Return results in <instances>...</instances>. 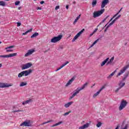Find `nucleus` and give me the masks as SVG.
Wrapping results in <instances>:
<instances>
[{"label": "nucleus", "mask_w": 129, "mask_h": 129, "mask_svg": "<svg viewBox=\"0 0 129 129\" xmlns=\"http://www.w3.org/2000/svg\"><path fill=\"white\" fill-rule=\"evenodd\" d=\"M31 102H33V100L32 99H30L27 100L22 103L23 105H25V104H28V103H31Z\"/></svg>", "instance_id": "nucleus-20"}, {"label": "nucleus", "mask_w": 129, "mask_h": 129, "mask_svg": "<svg viewBox=\"0 0 129 129\" xmlns=\"http://www.w3.org/2000/svg\"><path fill=\"white\" fill-rule=\"evenodd\" d=\"M13 48H15V46L12 45L10 46H8L5 48L6 50H8V49H13Z\"/></svg>", "instance_id": "nucleus-37"}, {"label": "nucleus", "mask_w": 129, "mask_h": 129, "mask_svg": "<svg viewBox=\"0 0 129 129\" xmlns=\"http://www.w3.org/2000/svg\"><path fill=\"white\" fill-rule=\"evenodd\" d=\"M13 49H6V52H7V53H8L9 52H13Z\"/></svg>", "instance_id": "nucleus-40"}, {"label": "nucleus", "mask_w": 129, "mask_h": 129, "mask_svg": "<svg viewBox=\"0 0 129 129\" xmlns=\"http://www.w3.org/2000/svg\"><path fill=\"white\" fill-rule=\"evenodd\" d=\"M118 127H119V125H117L115 129H118Z\"/></svg>", "instance_id": "nucleus-56"}, {"label": "nucleus", "mask_w": 129, "mask_h": 129, "mask_svg": "<svg viewBox=\"0 0 129 129\" xmlns=\"http://www.w3.org/2000/svg\"><path fill=\"white\" fill-rule=\"evenodd\" d=\"M104 11H105V10L103 9H101L100 11L94 12L93 13V18H97L100 16H101V15H102V14L104 13Z\"/></svg>", "instance_id": "nucleus-3"}, {"label": "nucleus", "mask_w": 129, "mask_h": 129, "mask_svg": "<svg viewBox=\"0 0 129 129\" xmlns=\"http://www.w3.org/2000/svg\"><path fill=\"white\" fill-rule=\"evenodd\" d=\"M128 126L127 124H126L124 128H122V129H127Z\"/></svg>", "instance_id": "nucleus-46"}, {"label": "nucleus", "mask_w": 129, "mask_h": 129, "mask_svg": "<svg viewBox=\"0 0 129 129\" xmlns=\"http://www.w3.org/2000/svg\"><path fill=\"white\" fill-rule=\"evenodd\" d=\"M69 8V6H66V9H67V10H68Z\"/></svg>", "instance_id": "nucleus-57"}, {"label": "nucleus", "mask_w": 129, "mask_h": 129, "mask_svg": "<svg viewBox=\"0 0 129 129\" xmlns=\"http://www.w3.org/2000/svg\"><path fill=\"white\" fill-rule=\"evenodd\" d=\"M28 33H23L22 34V35H27Z\"/></svg>", "instance_id": "nucleus-54"}, {"label": "nucleus", "mask_w": 129, "mask_h": 129, "mask_svg": "<svg viewBox=\"0 0 129 129\" xmlns=\"http://www.w3.org/2000/svg\"><path fill=\"white\" fill-rule=\"evenodd\" d=\"M48 51V50H45V51H44V53H46V52H47Z\"/></svg>", "instance_id": "nucleus-61"}, {"label": "nucleus", "mask_w": 129, "mask_h": 129, "mask_svg": "<svg viewBox=\"0 0 129 129\" xmlns=\"http://www.w3.org/2000/svg\"><path fill=\"white\" fill-rule=\"evenodd\" d=\"M34 49H30L28 51L27 53L25 54V57H28V56H30V55H32L33 53H34Z\"/></svg>", "instance_id": "nucleus-13"}, {"label": "nucleus", "mask_w": 129, "mask_h": 129, "mask_svg": "<svg viewBox=\"0 0 129 129\" xmlns=\"http://www.w3.org/2000/svg\"><path fill=\"white\" fill-rule=\"evenodd\" d=\"M37 36H39V33H35L31 36V38H36V37H37Z\"/></svg>", "instance_id": "nucleus-30"}, {"label": "nucleus", "mask_w": 129, "mask_h": 129, "mask_svg": "<svg viewBox=\"0 0 129 129\" xmlns=\"http://www.w3.org/2000/svg\"><path fill=\"white\" fill-rule=\"evenodd\" d=\"M55 10L57 11V10H59V6L55 7Z\"/></svg>", "instance_id": "nucleus-50"}, {"label": "nucleus", "mask_w": 129, "mask_h": 129, "mask_svg": "<svg viewBox=\"0 0 129 129\" xmlns=\"http://www.w3.org/2000/svg\"><path fill=\"white\" fill-rule=\"evenodd\" d=\"M120 89H121V87H119V88H118L115 91V92H116V93H117V92H118V91L120 90Z\"/></svg>", "instance_id": "nucleus-41"}, {"label": "nucleus", "mask_w": 129, "mask_h": 129, "mask_svg": "<svg viewBox=\"0 0 129 129\" xmlns=\"http://www.w3.org/2000/svg\"><path fill=\"white\" fill-rule=\"evenodd\" d=\"M27 84H28V83H27V82H22L20 84V87H23V86H26V85H27Z\"/></svg>", "instance_id": "nucleus-24"}, {"label": "nucleus", "mask_w": 129, "mask_h": 129, "mask_svg": "<svg viewBox=\"0 0 129 129\" xmlns=\"http://www.w3.org/2000/svg\"><path fill=\"white\" fill-rule=\"evenodd\" d=\"M120 17V15H119L118 17H117V18H118V19H119V17Z\"/></svg>", "instance_id": "nucleus-59"}, {"label": "nucleus", "mask_w": 129, "mask_h": 129, "mask_svg": "<svg viewBox=\"0 0 129 129\" xmlns=\"http://www.w3.org/2000/svg\"><path fill=\"white\" fill-rule=\"evenodd\" d=\"M101 24V23H100L99 25H98L97 27H99V26H100Z\"/></svg>", "instance_id": "nucleus-60"}, {"label": "nucleus", "mask_w": 129, "mask_h": 129, "mask_svg": "<svg viewBox=\"0 0 129 129\" xmlns=\"http://www.w3.org/2000/svg\"><path fill=\"white\" fill-rule=\"evenodd\" d=\"M0 44H2V41H0Z\"/></svg>", "instance_id": "nucleus-64"}, {"label": "nucleus", "mask_w": 129, "mask_h": 129, "mask_svg": "<svg viewBox=\"0 0 129 129\" xmlns=\"http://www.w3.org/2000/svg\"><path fill=\"white\" fill-rule=\"evenodd\" d=\"M109 3V0H103L101 5V9H103Z\"/></svg>", "instance_id": "nucleus-12"}, {"label": "nucleus", "mask_w": 129, "mask_h": 129, "mask_svg": "<svg viewBox=\"0 0 129 129\" xmlns=\"http://www.w3.org/2000/svg\"><path fill=\"white\" fill-rule=\"evenodd\" d=\"M127 104V102L126 101L124 100H122L120 104V106L119 107V110H122L123 108H124L126 106Z\"/></svg>", "instance_id": "nucleus-5"}, {"label": "nucleus", "mask_w": 129, "mask_h": 129, "mask_svg": "<svg viewBox=\"0 0 129 129\" xmlns=\"http://www.w3.org/2000/svg\"><path fill=\"white\" fill-rule=\"evenodd\" d=\"M20 4H21V2H20V1H16L15 2V6H19V5H20Z\"/></svg>", "instance_id": "nucleus-39"}, {"label": "nucleus", "mask_w": 129, "mask_h": 129, "mask_svg": "<svg viewBox=\"0 0 129 129\" xmlns=\"http://www.w3.org/2000/svg\"><path fill=\"white\" fill-rule=\"evenodd\" d=\"M32 66L33 64L31 62H28L26 64H23L21 67V69L22 70H26V69L30 68V67H31Z\"/></svg>", "instance_id": "nucleus-7"}, {"label": "nucleus", "mask_w": 129, "mask_h": 129, "mask_svg": "<svg viewBox=\"0 0 129 129\" xmlns=\"http://www.w3.org/2000/svg\"><path fill=\"white\" fill-rule=\"evenodd\" d=\"M21 9H22V7H19L18 8V10H21Z\"/></svg>", "instance_id": "nucleus-58"}, {"label": "nucleus", "mask_w": 129, "mask_h": 129, "mask_svg": "<svg viewBox=\"0 0 129 129\" xmlns=\"http://www.w3.org/2000/svg\"><path fill=\"white\" fill-rule=\"evenodd\" d=\"M104 88H105V86H103L98 92H97L96 93H95L93 95V98H95L96 96H97L99 94H100V92H101V91H102V90H103Z\"/></svg>", "instance_id": "nucleus-10"}, {"label": "nucleus", "mask_w": 129, "mask_h": 129, "mask_svg": "<svg viewBox=\"0 0 129 129\" xmlns=\"http://www.w3.org/2000/svg\"><path fill=\"white\" fill-rule=\"evenodd\" d=\"M81 34H82V33H78L73 39L72 40V42H75L76 40H77V39H78V38H79V37H80Z\"/></svg>", "instance_id": "nucleus-17"}, {"label": "nucleus", "mask_w": 129, "mask_h": 129, "mask_svg": "<svg viewBox=\"0 0 129 129\" xmlns=\"http://www.w3.org/2000/svg\"><path fill=\"white\" fill-rule=\"evenodd\" d=\"M102 124V123H101V122H99L96 124V126H97V127H100V126H101Z\"/></svg>", "instance_id": "nucleus-36"}, {"label": "nucleus", "mask_w": 129, "mask_h": 129, "mask_svg": "<svg viewBox=\"0 0 129 129\" xmlns=\"http://www.w3.org/2000/svg\"><path fill=\"white\" fill-rule=\"evenodd\" d=\"M120 11H121V9L118 11V12L114 15L113 17L112 18H111L110 20L109 21V22H110L111 21H112L113 20V19H114V18H115V17H116V16H117V15H118V14H119V13H120Z\"/></svg>", "instance_id": "nucleus-26"}, {"label": "nucleus", "mask_w": 129, "mask_h": 129, "mask_svg": "<svg viewBox=\"0 0 129 129\" xmlns=\"http://www.w3.org/2000/svg\"><path fill=\"white\" fill-rule=\"evenodd\" d=\"M118 18L116 17L115 19H114L112 22H110L109 21V23L107 24V28H108V27H110V26H112V25H113L114 23H115V21H116V20H118Z\"/></svg>", "instance_id": "nucleus-15"}, {"label": "nucleus", "mask_w": 129, "mask_h": 129, "mask_svg": "<svg viewBox=\"0 0 129 129\" xmlns=\"http://www.w3.org/2000/svg\"><path fill=\"white\" fill-rule=\"evenodd\" d=\"M63 122L62 121H60V122H58L53 125H52L51 126V127H54V126H57V125H59V124H61V123H62Z\"/></svg>", "instance_id": "nucleus-28"}, {"label": "nucleus", "mask_w": 129, "mask_h": 129, "mask_svg": "<svg viewBox=\"0 0 129 129\" xmlns=\"http://www.w3.org/2000/svg\"><path fill=\"white\" fill-rule=\"evenodd\" d=\"M113 60H114V56H113L110 58V61L107 62V65H108V64H110V63H111L112 61H113Z\"/></svg>", "instance_id": "nucleus-31"}, {"label": "nucleus", "mask_w": 129, "mask_h": 129, "mask_svg": "<svg viewBox=\"0 0 129 129\" xmlns=\"http://www.w3.org/2000/svg\"><path fill=\"white\" fill-rule=\"evenodd\" d=\"M84 31H85V29H83L81 31L79 32V33H83V32H84Z\"/></svg>", "instance_id": "nucleus-48"}, {"label": "nucleus", "mask_w": 129, "mask_h": 129, "mask_svg": "<svg viewBox=\"0 0 129 129\" xmlns=\"http://www.w3.org/2000/svg\"><path fill=\"white\" fill-rule=\"evenodd\" d=\"M53 122V120H48V121H47L46 122L42 123L41 124V125H43L44 124H46V123H49V122Z\"/></svg>", "instance_id": "nucleus-34"}, {"label": "nucleus", "mask_w": 129, "mask_h": 129, "mask_svg": "<svg viewBox=\"0 0 129 129\" xmlns=\"http://www.w3.org/2000/svg\"><path fill=\"white\" fill-rule=\"evenodd\" d=\"M98 30V28H96L94 31H93V33H96L97 32V30Z\"/></svg>", "instance_id": "nucleus-47"}, {"label": "nucleus", "mask_w": 129, "mask_h": 129, "mask_svg": "<svg viewBox=\"0 0 129 129\" xmlns=\"http://www.w3.org/2000/svg\"><path fill=\"white\" fill-rule=\"evenodd\" d=\"M128 68H129L128 64L125 66L122 69L120 70V72L118 73V75L116 76V77H118V76H120L121 74L124 73V72H125V71L127 70Z\"/></svg>", "instance_id": "nucleus-4"}, {"label": "nucleus", "mask_w": 129, "mask_h": 129, "mask_svg": "<svg viewBox=\"0 0 129 129\" xmlns=\"http://www.w3.org/2000/svg\"><path fill=\"white\" fill-rule=\"evenodd\" d=\"M99 40V39H97L96 40H95L93 44L91 45L90 47H92L95 44H96V43H97L98 42V41Z\"/></svg>", "instance_id": "nucleus-33"}, {"label": "nucleus", "mask_w": 129, "mask_h": 129, "mask_svg": "<svg viewBox=\"0 0 129 129\" xmlns=\"http://www.w3.org/2000/svg\"><path fill=\"white\" fill-rule=\"evenodd\" d=\"M74 80H75V77H73L71 80H70L66 85V86L67 87L69 86V85H71V84H72V82H73Z\"/></svg>", "instance_id": "nucleus-14"}, {"label": "nucleus", "mask_w": 129, "mask_h": 129, "mask_svg": "<svg viewBox=\"0 0 129 129\" xmlns=\"http://www.w3.org/2000/svg\"><path fill=\"white\" fill-rule=\"evenodd\" d=\"M74 102L73 101H71L70 102L67 103V104H64V107L66 108H68L70 105L73 104Z\"/></svg>", "instance_id": "nucleus-21"}, {"label": "nucleus", "mask_w": 129, "mask_h": 129, "mask_svg": "<svg viewBox=\"0 0 129 129\" xmlns=\"http://www.w3.org/2000/svg\"><path fill=\"white\" fill-rule=\"evenodd\" d=\"M67 64H69V61H67L64 64L61 65L59 68L57 69L56 71H59V70H60V69H62V68H63V67H64V66H66V65H67Z\"/></svg>", "instance_id": "nucleus-18"}, {"label": "nucleus", "mask_w": 129, "mask_h": 129, "mask_svg": "<svg viewBox=\"0 0 129 129\" xmlns=\"http://www.w3.org/2000/svg\"><path fill=\"white\" fill-rule=\"evenodd\" d=\"M3 67V64L0 63V68H2Z\"/></svg>", "instance_id": "nucleus-55"}, {"label": "nucleus", "mask_w": 129, "mask_h": 129, "mask_svg": "<svg viewBox=\"0 0 129 129\" xmlns=\"http://www.w3.org/2000/svg\"><path fill=\"white\" fill-rule=\"evenodd\" d=\"M97 2L96 1V0H94L92 2V6L93 7H95V6H96V4H97Z\"/></svg>", "instance_id": "nucleus-35"}, {"label": "nucleus", "mask_w": 129, "mask_h": 129, "mask_svg": "<svg viewBox=\"0 0 129 129\" xmlns=\"http://www.w3.org/2000/svg\"><path fill=\"white\" fill-rule=\"evenodd\" d=\"M115 71H114L113 73H112L107 77V78H108V79L111 78V77H112V76H113V75H114V74H115Z\"/></svg>", "instance_id": "nucleus-32"}, {"label": "nucleus", "mask_w": 129, "mask_h": 129, "mask_svg": "<svg viewBox=\"0 0 129 129\" xmlns=\"http://www.w3.org/2000/svg\"><path fill=\"white\" fill-rule=\"evenodd\" d=\"M63 38V35H59L57 36H54L51 40V43H57V42H59V41H61V39Z\"/></svg>", "instance_id": "nucleus-2"}, {"label": "nucleus", "mask_w": 129, "mask_h": 129, "mask_svg": "<svg viewBox=\"0 0 129 129\" xmlns=\"http://www.w3.org/2000/svg\"><path fill=\"white\" fill-rule=\"evenodd\" d=\"M125 79H126V78L124 77L122 79L123 81H124Z\"/></svg>", "instance_id": "nucleus-53"}, {"label": "nucleus", "mask_w": 129, "mask_h": 129, "mask_svg": "<svg viewBox=\"0 0 129 129\" xmlns=\"http://www.w3.org/2000/svg\"><path fill=\"white\" fill-rule=\"evenodd\" d=\"M93 35V33H92L90 36H92Z\"/></svg>", "instance_id": "nucleus-63"}, {"label": "nucleus", "mask_w": 129, "mask_h": 129, "mask_svg": "<svg viewBox=\"0 0 129 129\" xmlns=\"http://www.w3.org/2000/svg\"><path fill=\"white\" fill-rule=\"evenodd\" d=\"M80 92V90L79 89V88H78L76 90L75 92L70 97V99H72L74 97H75Z\"/></svg>", "instance_id": "nucleus-11"}, {"label": "nucleus", "mask_w": 129, "mask_h": 129, "mask_svg": "<svg viewBox=\"0 0 129 129\" xmlns=\"http://www.w3.org/2000/svg\"><path fill=\"white\" fill-rule=\"evenodd\" d=\"M127 76H128V75H124V77L127 78Z\"/></svg>", "instance_id": "nucleus-52"}, {"label": "nucleus", "mask_w": 129, "mask_h": 129, "mask_svg": "<svg viewBox=\"0 0 129 129\" xmlns=\"http://www.w3.org/2000/svg\"><path fill=\"white\" fill-rule=\"evenodd\" d=\"M36 10H42V8H41L40 7H37V8H36Z\"/></svg>", "instance_id": "nucleus-49"}, {"label": "nucleus", "mask_w": 129, "mask_h": 129, "mask_svg": "<svg viewBox=\"0 0 129 129\" xmlns=\"http://www.w3.org/2000/svg\"><path fill=\"white\" fill-rule=\"evenodd\" d=\"M0 6L2 7H6V2L5 1H0Z\"/></svg>", "instance_id": "nucleus-29"}, {"label": "nucleus", "mask_w": 129, "mask_h": 129, "mask_svg": "<svg viewBox=\"0 0 129 129\" xmlns=\"http://www.w3.org/2000/svg\"><path fill=\"white\" fill-rule=\"evenodd\" d=\"M120 11H121V9L118 11V12L114 15L113 17L112 18H111L110 20L109 21V22H110L111 21H112L113 20V19H114V18H115V17H116V16H117V15H118V14H119V13H120Z\"/></svg>", "instance_id": "nucleus-25"}, {"label": "nucleus", "mask_w": 129, "mask_h": 129, "mask_svg": "<svg viewBox=\"0 0 129 129\" xmlns=\"http://www.w3.org/2000/svg\"><path fill=\"white\" fill-rule=\"evenodd\" d=\"M18 53H10L8 55H0V58H11L12 57H14V56H17Z\"/></svg>", "instance_id": "nucleus-6"}, {"label": "nucleus", "mask_w": 129, "mask_h": 129, "mask_svg": "<svg viewBox=\"0 0 129 129\" xmlns=\"http://www.w3.org/2000/svg\"><path fill=\"white\" fill-rule=\"evenodd\" d=\"M21 25H22V24L20 22H18L17 23V27H20V26H21Z\"/></svg>", "instance_id": "nucleus-45"}, {"label": "nucleus", "mask_w": 129, "mask_h": 129, "mask_svg": "<svg viewBox=\"0 0 129 129\" xmlns=\"http://www.w3.org/2000/svg\"><path fill=\"white\" fill-rule=\"evenodd\" d=\"M72 111H70L68 112H66L65 113L63 114L64 116H66V115H68V114H69V113H71Z\"/></svg>", "instance_id": "nucleus-38"}, {"label": "nucleus", "mask_w": 129, "mask_h": 129, "mask_svg": "<svg viewBox=\"0 0 129 129\" xmlns=\"http://www.w3.org/2000/svg\"><path fill=\"white\" fill-rule=\"evenodd\" d=\"M80 17H81V15H79L77 18L75 20V21L74 22V25H75V24H76V23H77L78 20H79V19H80Z\"/></svg>", "instance_id": "nucleus-27"}, {"label": "nucleus", "mask_w": 129, "mask_h": 129, "mask_svg": "<svg viewBox=\"0 0 129 129\" xmlns=\"http://www.w3.org/2000/svg\"><path fill=\"white\" fill-rule=\"evenodd\" d=\"M32 31H33V29L31 28L29 30H28L27 31H26L25 33H31V32H32Z\"/></svg>", "instance_id": "nucleus-42"}, {"label": "nucleus", "mask_w": 129, "mask_h": 129, "mask_svg": "<svg viewBox=\"0 0 129 129\" xmlns=\"http://www.w3.org/2000/svg\"><path fill=\"white\" fill-rule=\"evenodd\" d=\"M45 2H44V1H41V2H40V4L41 5H43V4H44Z\"/></svg>", "instance_id": "nucleus-51"}, {"label": "nucleus", "mask_w": 129, "mask_h": 129, "mask_svg": "<svg viewBox=\"0 0 129 129\" xmlns=\"http://www.w3.org/2000/svg\"><path fill=\"white\" fill-rule=\"evenodd\" d=\"M33 72V70L29 69L28 70L22 71L18 74V78H22L23 76H28Z\"/></svg>", "instance_id": "nucleus-1"}, {"label": "nucleus", "mask_w": 129, "mask_h": 129, "mask_svg": "<svg viewBox=\"0 0 129 129\" xmlns=\"http://www.w3.org/2000/svg\"><path fill=\"white\" fill-rule=\"evenodd\" d=\"M89 125H90V123H87L85 124H84L83 126H81L79 127V129H85L87 128V127H89Z\"/></svg>", "instance_id": "nucleus-16"}, {"label": "nucleus", "mask_w": 129, "mask_h": 129, "mask_svg": "<svg viewBox=\"0 0 129 129\" xmlns=\"http://www.w3.org/2000/svg\"><path fill=\"white\" fill-rule=\"evenodd\" d=\"M87 85H88V83H86L84 84L81 88H79L80 90V91H81V90H83L85 88V87H87Z\"/></svg>", "instance_id": "nucleus-22"}, {"label": "nucleus", "mask_w": 129, "mask_h": 129, "mask_svg": "<svg viewBox=\"0 0 129 129\" xmlns=\"http://www.w3.org/2000/svg\"><path fill=\"white\" fill-rule=\"evenodd\" d=\"M108 17H109V16H107L104 20H103L102 21L103 23H104V22H105V21L107 20V18H108Z\"/></svg>", "instance_id": "nucleus-43"}, {"label": "nucleus", "mask_w": 129, "mask_h": 129, "mask_svg": "<svg viewBox=\"0 0 129 129\" xmlns=\"http://www.w3.org/2000/svg\"><path fill=\"white\" fill-rule=\"evenodd\" d=\"M11 86H13L12 84L0 83V88H6L7 87H11Z\"/></svg>", "instance_id": "nucleus-8"}, {"label": "nucleus", "mask_w": 129, "mask_h": 129, "mask_svg": "<svg viewBox=\"0 0 129 129\" xmlns=\"http://www.w3.org/2000/svg\"><path fill=\"white\" fill-rule=\"evenodd\" d=\"M118 85H119V87H121V88H122V87H123V86L124 85H125V83H123V81H121L119 83Z\"/></svg>", "instance_id": "nucleus-23"}, {"label": "nucleus", "mask_w": 129, "mask_h": 129, "mask_svg": "<svg viewBox=\"0 0 129 129\" xmlns=\"http://www.w3.org/2000/svg\"><path fill=\"white\" fill-rule=\"evenodd\" d=\"M23 125L24 126H32V124H31L30 121H25L20 124V126H23Z\"/></svg>", "instance_id": "nucleus-9"}, {"label": "nucleus", "mask_w": 129, "mask_h": 129, "mask_svg": "<svg viewBox=\"0 0 129 129\" xmlns=\"http://www.w3.org/2000/svg\"><path fill=\"white\" fill-rule=\"evenodd\" d=\"M20 111H23V110H15V111H13V112H20Z\"/></svg>", "instance_id": "nucleus-44"}, {"label": "nucleus", "mask_w": 129, "mask_h": 129, "mask_svg": "<svg viewBox=\"0 0 129 129\" xmlns=\"http://www.w3.org/2000/svg\"><path fill=\"white\" fill-rule=\"evenodd\" d=\"M73 4H76V2H74Z\"/></svg>", "instance_id": "nucleus-62"}, {"label": "nucleus", "mask_w": 129, "mask_h": 129, "mask_svg": "<svg viewBox=\"0 0 129 129\" xmlns=\"http://www.w3.org/2000/svg\"><path fill=\"white\" fill-rule=\"evenodd\" d=\"M108 60H109V58L107 57L105 60L102 61V62L101 63V67H103V66H104L105 64L107 63V62L108 61Z\"/></svg>", "instance_id": "nucleus-19"}]
</instances>
